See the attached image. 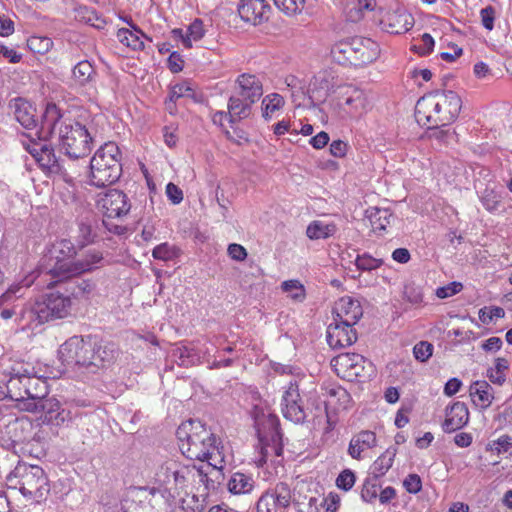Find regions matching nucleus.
<instances>
[{
	"instance_id": "obj_1",
	"label": "nucleus",
	"mask_w": 512,
	"mask_h": 512,
	"mask_svg": "<svg viewBox=\"0 0 512 512\" xmlns=\"http://www.w3.org/2000/svg\"><path fill=\"white\" fill-rule=\"evenodd\" d=\"M67 369L86 378L109 368L119 355L118 346L97 335L72 336L58 350Z\"/></svg>"
},
{
	"instance_id": "obj_2",
	"label": "nucleus",
	"mask_w": 512,
	"mask_h": 512,
	"mask_svg": "<svg viewBox=\"0 0 512 512\" xmlns=\"http://www.w3.org/2000/svg\"><path fill=\"white\" fill-rule=\"evenodd\" d=\"M38 135L41 139L58 136L63 152L71 159L87 156L91 152L93 137L86 126L65 117V111L55 103H46L40 121Z\"/></svg>"
},
{
	"instance_id": "obj_3",
	"label": "nucleus",
	"mask_w": 512,
	"mask_h": 512,
	"mask_svg": "<svg viewBox=\"0 0 512 512\" xmlns=\"http://www.w3.org/2000/svg\"><path fill=\"white\" fill-rule=\"evenodd\" d=\"M462 108L460 96L452 90H435L421 97L415 106V118L422 126H449Z\"/></svg>"
},
{
	"instance_id": "obj_4",
	"label": "nucleus",
	"mask_w": 512,
	"mask_h": 512,
	"mask_svg": "<svg viewBox=\"0 0 512 512\" xmlns=\"http://www.w3.org/2000/svg\"><path fill=\"white\" fill-rule=\"evenodd\" d=\"M182 454L190 460L209 461L219 451V438L200 420L190 419L176 430Z\"/></svg>"
},
{
	"instance_id": "obj_5",
	"label": "nucleus",
	"mask_w": 512,
	"mask_h": 512,
	"mask_svg": "<svg viewBox=\"0 0 512 512\" xmlns=\"http://www.w3.org/2000/svg\"><path fill=\"white\" fill-rule=\"evenodd\" d=\"M70 295L59 290L51 291L23 306L21 320L25 325L38 326L50 321L65 319L72 314Z\"/></svg>"
},
{
	"instance_id": "obj_6",
	"label": "nucleus",
	"mask_w": 512,
	"mask_h": 512,
	"mask_svg": "<svg viewBox=\"0 0 512 512\" xmlns=\"http://www.w3.org/2000/svg\"><path fill=\"white\" fill-rule=\"evenodd\" d=\"M251 417L260 447L258 466L262 467L270 456L280 457L283 454L280 420L269 409L258 405L252 408Z\"/></svg>"
},
{
	"instance_id": "obj_7",
	"label": "nucleus",
	"mask_w": 512,
	"mask_h": 512,
	"mask_svg": "<svg viewBox=\"0 0 512 512\" xmlns=\"http://www.w3.org/2000/svg\"><path fill=\"white\" fill-rule=\"evenodd\" d=\"M7 486L19 489L27 499L41 501L50 491L47 476L38 465L18 462L16 467L6 477Z\"/></svg>"
},
{
	"instance_id": "obj_8",
	"label": "nucleus",
	"mask_w": 512,
	"mask_h": 512,
	"mask_svg": "<svg viewBox=\"0 0 512 512\" xmlns=\"http://www.w3.org/2000/svg\"><path fill=\"white\" fill-rule=\"evenodd\" d=\"M122 173L121 153L114 142L102 145L90 160V183L105 187L117 182Z\"/></svg>"
},
{
	"instance_id": "obj_9",
	"label": "nucleus",
	"mask_w": 512,
	"mask_h": 512,
	"mask_svg": "<svg viewBox=\"0 0 512 512\" xmlns=\"http://www.w3.org/2000/svg\"><path fill=\"white\" fill-rule=\"evenodd\" d=\"M331 55L343 65L368 64L378 57V45L370 38L355 36L336 42L331 48Z\"/></svg>"
},
{
	"instance_id": "obj_10",
	"label": "nucleus",
	"mask_w": 512,
	"mask_h": 512,
	"mask_svg": "<svg viewBox=\"0 0 512 512\" xmlns=\"http://www.w3.org/2000/svg\"><path fill=\"white\" fill-rule=\"evenodd\" d=\"M22 368L13 364L5 373V398L21 401L26 398H43L49 394L48 382L34 378L21 371Z\"/></svg>"
},
{
	"instance_id": "obj_11",
	"label": "nucleus",
	"mask_w": 512,
	"mask_h": 512,
	"mask_svg": "<svg viewBox=\"0 0 512 512\" xmlns=\"http://www.w3.org/2000/svg\"><path fill=\"white\" fill-rule=\"evenodd\" d=\"M98 205L103 211L104 219L102 225L115 235H123L127 228L123 225L114 224L110 219H120L126 216L131 209V204L127 195L120 190L110 189L98 201Z\"/></svg>"
},
{
	"instance_id": "obj_12",
	"label": "nucleus",
	"mask_w": 512,
	"mask_h": 512,
	"mask_svg": "<svg viewBox=\"0 0 512 512\" xmlns=\"http://www.w3.org/2000/svg\"><path fill=\"white\" fill-rule=\"evenodd\" d=\"M474 188L482 207L490 214L499 215L504 212V190L494 179L490 170L481 168Z\"/></svg>"
},
{
	"instance_id": "obj_13",
	"label": "nucleus",
	"mask_w": 512,
	"mask_h": 512,
	"mask_svg": "<svg viewBox=\"0 0 512 512\" xmlns=\"http://www.w3.org/2000/svg\"><path fill=\"white\" fill-rule=\"evenodd\" d=\"M38 138L39 141L23 142L24 149L33 157L44 174L64 177L67 174L64 161L56 155L54 147L48 143L49 139L43 140L39 136Z\"/></svg>"
},
{
	"instance_id": "obj_14",
	"label": "nucleus",
	"mask_w": 512,
	"mask_h": 512,
	"mask_svg": "<svg viewBox=\"0 0 512 512\" xmlns=\"http://www.w3.org/2000/svg\"><path fill=\"white\" fill-rule=\"evenodd\" d=\"M281 410L284 418L295 423L309 422V406H305L296 381H291L282 395Z\"/></svg>"
},
{
	"instance_id": "obj_15",
	"label": "nucleus",
	"mask_w": 512,
	"mask_h": 512,
	"mask_svg": "<svg viewBox=\"0 0 512 512\" xmlns=\"http://www.w3.org/2000/svg\"><path fill=\"white\" fill-rule=\"evenodd\" d=\"M43 262L45 275L50 277L47 283L49 289L71 278L78 277L76 259H43Z\"/></svg>"
},
{
	"instance_id": "obj_16",
	"label": "nucleus",
	"mask_w": 512,
	"mask_h": 512,
	"mask_svg": "<svg viewBox=\"0 0 512 512\" xmlns=\"http://www.w3.org/2000/svg\"><path fill=\"white\" fill-rule=\"evenodd\" d=\"M355 324L350 322L339 321L334 318V322L327 327V343L331 348H344L352 345L357 340L356 330L353 328Z\"/></svg>"
},
{
	"instance_id": "obj_17",
	"label": "nucleus",
	"mask_w": 512,
	"mask_h": 512,
	"mask_svg": "<svg viewBox=\"0 0 512 512\" xmlns=\"http://www.w3.org/2000/svg\"><path fill=\"white\" fill-rule=\"evenodd\" d=\"M41 418L43 423L62 426L68 424L72 418V411L62 407L61 403L54 397L44 396L40 399Z\"/></svg>"
},
{
	"instance_id": "obj_18",
	"label": "nucleus",
	"mask_w": 512,
	"mask_h": 512,
	"mask_svg": "<svg viewBox=\"0 0 512 512\" xmlns=\"http://www.w3.org/2000/svg\"><path fill=\"white\" fill-rule=\"evenodd\" d=\"M237 11L242 21L257 26L269 19L271 7L265 0H240Z\"/></svg>"
},
{
	"instance_id": "obj_19",
	"label": "nucleus",
	"mask_w": 512,
	"mask_h": 512,
	"mask_svg": "<svg viewBox=\"0 0 512 512\" xmlns=\"http://www.w3.org/2000/svg\"><path fill=\"white\" fill-rule=\"evenodd\" d=\"M9 108L13 111L17 122L25 129L38 128L40 130V120L36 119V108L28 100L16 97L10 100Z\"/></svg>"
},
{
	"instance_id": "obj_20",
	"label": "nucleus",
	"mask_w": 512,
	"mask_h": 512,
	"mask_svg": "<svg viewBox=\"0 0 512 512\" xmlns=\"http://www.w3.org/2000/svg\"><path fill=\"white\" fill-rule=\"evenodd\" d=\"M469 422V410L464 402L456 401L445 409V420L442 429L445 433H453Z\"/></svg>"
},
{
	"instance_id": "obj_21",
	"label": "nucleus",
	"mask_w": 512,
	"mask_h": 512,
	"mask_svg": "<svg viewBox=\"0 0 512 512\" xmlns=\"http://www.w3.org/2000/svg\"><path fill=\"white\" fill-rule=\"evenodd\" d=\"M254 103H250V100H246L243 97L237 96L235 94L231 95L228 100V111H218L214 115V122H216V118L220 119H228L231 124L248 118L252 113V106Z\"/></svg>"
},
{
	"instance_id": "obj_22",
	"label": "nucleus",
	"mask_w": 512,
	"mask_h": 512,
	"mask_svg": "<svg viewBox=\"0 0 512 512\" xmlns=\"http://www.w3.org/2000/svg\"><path fill=\"white\" fill-rule=\"evenodd\" d=\"M237 91L235 95L256 103L263 95V85L260 79L253 74L243 73L236 80Z\"/></svg>"
},
{
	"instance_id": "obj_23",
	"label": "nucleus",
	"mask_w": 512,
	"mask_h": 512,
	"mask_svg": "<svg viewBox=\"0 0 512 512\" xmlns=\"http://www.w3.org/2000/svg\"><path fill=\"white\" fill-rule=\"evenodd\" d=\"M14 364L18 367H21V371L25 372L27 375L33 376L36 379L46 382L49 379L59 378L61 375V371L59 369H56L54 366L43 363L41 361H18Z\"/></svg>"
},
{
	"instance_id": "obj_24",
	"label": "nucleus",
	"mask_w": 512,
	"mask_h": 512,
	"mask_svg": "<svg viewBox=\"0 0 512 512\" xmlns=\"http://www.w3.org/2000/svg\"><path fill=\"white\" fill-rule=\"evenodd\" d=\"M334 310L336 313L335 318L339 321L350 322V324H356L363 315L359 301L351 297H342Z\"/></svg>"
},
{
	"instance_id": "obj_25",
	"label": "nucleus",
	"mask_w": 512,
	"mask_h": 512,
	"mask_svg": "<svg viewBox=\"0 0 512 512\" xmlns=\"http://www.w3.org/2000/svg\"><path fill=\"white\" fill-rule=\"evenodd\" d=\"M376 444V434L370 430H362L351 438L348 454L353 459L360 460L362 452L375 447Z\"/></svg>"
},
{
	"instance_id": "obj_26",
	"label": "nucleus",
	"mask_w": 512,
	"mask_h": 512,
	"mask_svg": "<svg viewBox=\"0 0 512 512\" xmlns=\"http://www.w3.org/2000/svg\"><path fill=\"white\" fill-rule=\"evenodd\" d=\"M65 286V293L70 295V299L88 300L96 289V284L90 279L71 278L62 282Z\"/></svg>"
},
{
	"instance_id": "obj_27",
	"label": "nucleus",
	"mask_w": 512,
	"mask_h": 512,
	"mask_svg": "<svg viewBox=\"0 0 512 512\" xmlns=\"http://www.w3.org/2000/svg\"><path fill=\"white\" fill-rule=\"evenodd\" d=\"M469 394L475 405L486 410L494 400V390L485 380L474 381L469 387Z\"/></svg>"
},
{
	"instance_id": "obj_28",
	"label": "nucleus",
	"mask_w": 512,
	"mask_h": 512,
	"mask_svg": "<svg viewBox=\"0 0 512 512\" xmlns=\"http://www.w3.org/2000/svg\"><path fill=\"white\" fill-rule=\"evenodd\" d=\"M365 214L373 231L378 235H382L395 218L393 212L388 208L370 207Z\"/></svg>"
},
{
	"instance_id": "obj_29",
	"label": "nucleus",
	"mask_w": 512,
	"mask_h": 512,
	"mask_svg": "<svg viewBox=\"0 0 512 512\" xmlns=\"http://www.w3.org/2000/svg\"><path fill=\"white\" fill-rule=\"evenodd\" d=\"M132 29L120 28L117 31V39L123 45L131 48L132 50H143L144 42L142 37L149 39L142 30L131 21L126 20Z\"/></svg>"
},
{
	"instance_id": "obj_30",
	"label": "nucleus",
	"mask_w": 512,
	"mask_h": 512,
	"mask_svg": "<svg viewBox=\"0 0 512 512\" xmlns=\"http://www.w3.org/2000/svg\"><path fill=\"white\" fill-rule=\"evenodd\" d=\"M357 361H361L360 354L341 353L331 360V366L339 377L346 379L347 376L351 375V371Z\"/></svg>"
},
{
	"instance_id": "obj_31",
	"label": "nucleus",
	"mask_w": 512,
	"mask_h": 512,
	"mask_svg": "<svg viewBox=\"0 0 512 512\" xmlns=\"http://www.w3.org/2000/svg\"><path fill=\"white\" fill-rule=\"evenodd\" d=\"M75 19L79 22H83L87 25H90L96 29H104L107 22L102 14L98 13L94 8L79 5L74 9Z\"/></svg>"
},
{
	"instance_id": "obj_32",
	"label": "nucleus",
	"mask_w": 512,
	"mask_h": 512,
	"mask_svg": "<svg viewBox=\"0 0 512 512\" xmlns=\"http://www.w3.org/2000/svg\"><path fill=\"white\" fill-rule=\"evenodd\" d=\"M252 475L242 472H235L230 477L227 487L230 493L235 495L248 494L254 488Z\"/></svg>"
},
{
	"instance_id": "obj_33",
	"label": "nucleus",
	"mask_w": 512,
	"mask_h": 512,
	"mask_svg": "<svg viewBox=\"0 0 512 512\" xmlns=\"http://www.w3.org/2000/svg\"><path fill=\"white\" fill-rule=\"evenodd\" d=\"M337 230L334 222L314 220L307 226L306 235L311 240L327 239L334 236Z\"/></svg>"
},
{
	"instance_id": "obj_34",
	"label": "nucleus",
	"mask_w": 512,
	"mask_h": 512,
	"mask_svg": "<svg viewBox=\"0 0 512 512\" xmlns=\"http://www.w3.org/2000/svg\"><path fill=\"white\" fill-rule=\"evenodd\" d=\"M76 255L74 244L68 239H61L51 245L43 259H75Z\"/></svg>"
},
{
	"instance_id": "obj_35",
	"label": "nucleus",
	"mask_w": 512,
	"mask_h": 512,
	"mask_svg": "<svg viewBox=\"0 0 512 512\" xmlns=\"http://www.w3.org/2000/svg\"><path fill=\"white\" fill-rule=\"evenodd\" d=\"M79 242L82 246L94 243L98 237V221L95 217L82 218L78 224Z\"/></svg>"
},
{
	"instance_id": "obj_36",
	"label": "nucleus",
	"mask_w": 512,
	"mask_h": 512,
	"mask_svg": "<svg viewBox=\"0 0 512 512\" xmlns=\"http://www.w3.org/2000/svg\"><path fill=\"white\" fill-rule=\"evenodd\" d=\"M396 453L397 449L390 447L373 462L371 474L374 480H378L388 472L394 462Z\"/></svg>"
},
{
	"instance_id": "obj_37",
	"label": "nucleus",
	"mask_w": 512,
	"mask_h": 512,
	"mask_svg": "<svg viewBox=\"0 0 512 512\" xmlns=\"http://www.w3.org/2000/svg\"><path fill=\"white\" fill-rule=\"evenodd\" d=\"M72 76L79 86H86L95 81L97 73L94 66L89 61L82 60L73 67Z\"/></svg>"
},
{
	"instance_id": "obj_38",
	"label": "nucleus",
	"mask_w": 512,
	"mask_h": 512,
	"mask_svg": "<svg viewBox=\"0 0 512 512\" xmlns=\"http://www.w3.org/2000/svg\"><path fill=\"white\" fill-rule=\"evenodd\" d=\"M103 261V255L100 251L97 250H89L85 256L81 259H76L77 262V271L78 276L87 273L92 272L95 269L99 268Z\"/></svg>"
},
{
	"instance_id": "obj_39",
	"label": "nucleus",
	"mask_w": 512,
	"mask_h": 512,
	"mask_svg": "<svg viewBox=\"0 0 512 512\" xmlns=\"http://www.w3.org/2000/svg\"><path fill=\"white\" fill-rule=\"evenodd\" d=\"M344 104L350 108L349 113L356 116L366 109L367 99L363 91L352 88L350 93L347 92Z\"/></svg>"
},
{
	"instance_id": "obj_40",
	"label": "nucleus",
	"mask_w": 512,
	"mask_h": 512,
	"mask_svg": "<svg viewBox=\"0 0 512 512\" xmlns=\"http://www.w3.org/2000/svg\"><path fill=\"white\" fill-rule=\"evenodd\" d=\"M509 369V362L506 358L498 357L495 359V366L487 370L489 380L498 386L506 382V372Z\"/></svg>"
},
{
	"instance_id": "obj_41",
	"label": "nucleus",
	"mask_w": 512,
	"mask_h": 512,
	"mask_svg": "<svg viewBox=\"0 0 512 512\" xmlns=\"http://www.w3.org/2000/svg\"><path fill=\"white\" fill-rule=\"evenodd\" d=\"M373 373H374V369H373L372 363L370 361L366 360L361 355V361H357V363H355V365L351 371V375L347 376V378L345 380L350 381V382H354V381L363 382V381H365V379L370 378Z\"/></svg>"
},
{
	"instance_id": "obj_42",
	"label": "nucleus",
	"mask_w": 512,
	"mask_h": 512,
	"mask_svg": "<svg viewBox=\"0 0 512 512\" xmlns=\"http://www.w3.org/2000/svg\"><path fill=\"white\" fill-rule=\"evenodd\" d=\"M171 358L179 366L189 367L196 363L198 356L192 348L177 346L171 352Z\"/></svg>"
},
{
	"instance_id": "obj_43",
	"label": "nucleus",
	"mask_w": 512,
	"mask_h": 512,
	"mask_svg": "<svg viewBox=\"0 0 512 512\" xmlns=\"http://www.w3.org/2000/svg\"><path fill=\"white\" fill-rule=\"evenodd\" d=\"M285 100L283 96L278 93H271L266 95L262 100V116L266 121L272 118L275 111L280 110L284 106Z\"/></svg>"
},
{
	"instance_id": "obj_44",
	"label": "nucleus",
	"mask_w": 512,
	"mask_h": 512,
	"mask_svg": "<svg viewBox=\"0 0 512 512\" xmlns=\"http://www.w3.org/2000/svg\"><path fill=\"white\" fill-rule=\"evenodd\" d=\"M169 96L171 99L175 100L187 97L193 99L195 102L201 101V97L195 93L194 87L188 81H183L172 86L169 91Z\"/></svg>"
},
{
	"instance_id": "obj_45",
	"label": "nucleus",
	"mask_w": 512,
	"mask_h": 512,
	"mask_svg": "<svg viewBox=\"0 0 512 512\" xmlns=\"http://www.w3.org/2000/svg\"><path fill=\"white\" fill-rule=\"evenodd\" d=\"M281 287L296 302H303L306 298L305 288L299 280H286L282 282Z\"/></svg>"
},
{
	"instance_id": "obj_46",
	"label": "nucleus",
	"mask_w": 512,
	"mask_h": 512,
	"mask_svg": "<svg viewBox=\"0 0 512 512\" xmlns=\"http://www.w3.org/2000/svg\"><path fill=\"white\" fill-rule=\"evenodd\" d=\"M205 35V30L203 27V21L199 18L193 20V22L188 26L186 37L184 39V46L186 48L192 47V41H199Z\"/></svg>"
},
{
	"instance_id": "obj_47",
	"label": "nucleus",
	"mask_w": 512,
	"mask_h": 512,
	"mask_svg": "<svg viewBox=\"0 0 512 512\" xmlns=\"http://www.w3.org/2000/svg\"><path fill=\"white\" fill-rule=\"evenodd\" d=\"M269 495L273 497V504L276 509L277 507L287 508L290 505L291 492L287 484H278L274 492L269 493Z\"/></svg>"
},
{
	"instance_id": "obj_48",
	"label": "nucleus",
	"mask_w": 512,
	"mask_h": 512,
	"mask_svg": "<svg viewBox=\"0 0 512 512\" xmlns=\"http://www.w3.org/2000/svg\"><path fill=\"white\" fill-rule=\"evenodd\" d=\"M384 264L382 259L374 258L368 253L357 255L355 265L360 271H372L380 268Z\"/></svg>"
},
{
	"instance_id": "obj_49",
	"label": "nucleus",
	"mask_w": 512,
	"mask_h": 512,
	"mask_svg": "<svg viewBox=\"0 0 512 512\" xmlns=\"http://www.w3.org/2000/svg\"><path fill=\"white\" fill-rule=\"evenodd\" d=\"M403 297L412 305H421L424 303L423 289L415 283H408L404 286Z\"/></svg>"
},
{
	"instance_id": "obj_50",
	"label": "nucleus",
	"mask_w": 512,
	"mask_h": 512,
	"mask_svg": "<svg viewBox=\"0 0 512 512\" xmlns=\"http://www.w3.org/2000/svg\"><path fill=\"white\" fill-rule=\"evenodd\" d=\"M275 6L288 16L301 13L305 6V0H273Z\"/></svg>"
},
{
	"instance_id": "obj_51",
	"label": "nucleus",
	"mask_w": 512,
	"mask_h": 512,
	"mask_svg": "<svg viewBox=\"0 0 512 512\" xmlns=\"http://www.w3.org/2000/svg\"><path fill=\"white\" fill-rule=\"evenodd\" d=\"M505 310L499 306L484 307L479 310V319L484 324H489L496 319L503 318Z\"/></svg>"
},
{
	"instance_id": "obj_52",
	"label": "nucleus",
	"mask_w": 512,
	"mask_h": 512,
	"mask_svg": "<svg viewBox=\"0 0 512 512\" xmlns=\"http://www.w3.org/2000/svg\"><path fill=\"white\" fill-rule=\"evenodd\" d=\"M152 256L157 260L170 261L176 256V249L167 242L161 243L152 250Z\"/></svg>"
},
{
	"instance_id": "obj_53",
	"label": "nucleus",
	"mask_w": 512,
	"mask_h": 512,
	"mask_svg": "<svg viewBox=\"0 0 512 512\" xmlns=\"http://www.w3.org/2000/svg\"><path fill=\"white\" fill-rule=\"evenodd\" d=\"M28 47L35 53L43 54L49 51L53 45L51 39L47 37H31L28 39Z\"/></svg>"
},
{
	"instance_id": "obj_54",
	"label": "nucleus",
	"mask_w": 512,
	"mask_h": 512,
	"mask_svg": "<svg viewBox=\"0 0 512 512\" xmlns=\"http://www.w3.org/2000/svg\"><path fill=\"white\" fill-rule=\"evenodd\" d=\"M512 448V437L509 435H502L498 439L488 443L487 450L496 452L498 455L507 452Z\"/></svg>"
},
{
	"instance_id": "obj_55",
	"label": "nucleus",
	"mask_w": 512,
	"mask_h": 512,
	"mask_svg": "<svg viewBox=\"0 0 512 512\" xmlns=\"http://www.w3.org/2000/svg\"><path fill=\"white\" fill-rule=\"evenodd\" d=\"M356 476L350 469L343 470L336 478V486L343 490L349 491L355 484Z\"/></svg>"
},
{
	"instance_id": "obj_56",
	"label": "nucleus",
	"mask_w": 512,
	"mask_h": 512,
	"mask_svg": "<svg viewBox=\"0 0 512 512\" xmlns=\"http://www.w3.org/2000/svg\"><path fill=\"white\" fill-rule=\"evenodd\" d=\"M433 345L427 341H420L413 348V354L416 360L426 362L433 353Z\"/></svg>"
},
{
	"instance_id": "obj_57",
	"label": "nucleus",
	"mask_w": 512,
	"mask_h": 512,
	"mask_svg": "<svg viewBox=\"0 0 512 512\" xmlns=\"http://www.w3.org/2000/svg\"><path fill=\"white\" fill-rule=\"evenodd\" d=\"M377 480L372 478H367L361 490V497L365 502H372L377 498Z\"/></svg>"
},
{
	"instance_id": "obj_58",
	"label": "nucleus",
	"mask_w": 512,
	"mask_h": 512,
	"mask_svg": "<svg viewBox=\"0 0 512 512\" xmlns=\"http://www.w3.org/2000/svg\"><path fill=\"white\" fill-rule=\"evenodd\" d=\"M462 289L463 284L461 282L453 281L445 286L438 287L435 294L438 298L445 299L458 294Z\"/></svg>"
},
{
	"instance_id": "obj_59",
	"label": "nucleus",
	"mask_w": 512,
	"mask_h": 512,
	"mask_svg": "<svg viewBox=\"0 0 512 512\" xmlns=\"http://www.w3.org/2000/svg\"><path fill=\"white\" fill-rule=\"evenodd\" d=\"M480 18L482 26L488 30L492 31L494 28V22L496 18V10L493 6L488 5L485 8L480 10Z\"/></svg>"
},
{
	"instance_id": "obj_60",
	"label": "nucleus",
	"mask_w": 512,
	"mask_h": 512,
	"mask_svg": "<svg viewBox=\"0 0 512 512\" xmlns=\"http://www.w3.org/2000/svg\"><path fill=\"white\" fill-rule=\"evenodd\" d=\"M421 44L414 45L413 50L421 56H426L433 51L435 41L429 33H424L421 36Z\"/></svg>"
},
{
	"instance_id": "obj_61",
	"label": "nucleus",
	"mask_w": 512,
	"mask_h": 512,
	"mask_svg": "<svg viewBox=\"0 0 512 512\" xmlns=\"http://www.w3.org/2000/svg\"><path fill=\"white\" fill-rule=\"evenodd\" d=\"M405 490L410 494H417L422 489V480L418 474L411 473L403 481Z\"/></svg>"
},
{
	"instance_id": "obj_62",
	"label": "nucleus",
	"mask_w": 512,
	"mask_h": 512,
	"mask_svg": "<svg viewBox=\"0 0 512 512\" xmlns=\"http://www.w3.org/2000/svg\"><path fill=\"white\" fill-rule=\"evenodd\" d=\"M397 20L399 22H402L401 25L395 30H391V33L395 34H403L408 32L410 29H412L414 25V19L411 14L409 13H402L397 16Z\"/></svg>"
},
{
	"instance_id": "obj_63",
	"label": "nucleus",
	"mask_w": 512,
	"mask_h": 512,
	"mask_svg": "<svg viewBox=\"0 0 512 512\" xmlns=\"http://www.w3.org/2000/svg\"><path fill=\"white\" fill-rule=\"evenodd\" d=\"M184 60L179 52L173 51L168 57V68L172 73H179L183 70Z\"/></svg>"
},
{
	"instance_id": "obj_64",
	"label": "nucleus",
	"mask_w": 512,
	"mask_h": 512,
	"mask_svg": "<svg viewBox=\"0 0 512 512\" xmlns=\"http://www.w3.org/2000/svg\"><path fill=\"white\" fill-rule=\"evenodd\" d=\"M257 512H277L273 504V497L266 493L257 502Z\"/></svg>"
}]
</instances>
